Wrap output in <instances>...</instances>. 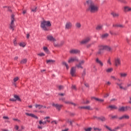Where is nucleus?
I'll return each instance as SVG.
<instances>
[{
	"instance_id": "6",
	"label": "nucleus",
	"mask_w": 131,
	"mask_h": 131,
	"mask_svg": "<svg viewBox=\"0 0 131 131\" xmlns=\"http://www.w3.org/2000/svg\"><path fill=\"white\" fill-rule=\"evenodd\" d=\"M121 126H122V125H120V126H118L116 127H115L114 129H111V128H110L109 126L105 125V127L106 128H107V129H108V130L110 131H117V130L120 129V127H121Z\"/></svg>"
},
{
	"instance_id": "18",
	"label": "nucleus",
	"mask_w": 131,
	"mask_h": 131,
	"mask_svg": "<svg viewBox=\"0 0 131 131\" xmlns=\"http://www.w3.org/2000/svg\"><path fill=\"white\" fill-rule=\"evenodd\" d=\"M96 62L97 64H99L101 67H103V66H104V63H103V62L99 60V58H97L96 59Z\"/></svg>"
},
{
	"instance_id": "30",
	"label": "nucleus",
	"mask_w": 131,
	"mask_h": 131,
	"mask_svg": "<svg viewBox=\"0 0 131 131\" xmlns=\"http://www.w3.org/2000/svg\"><path fill=\"white\" fill-rule=\"evenodd\" d=\"M27 62V59L26 58L23 59L20 61V64H26Z\"/></svg>"
},
{
	"instance_id": "15",
	"label": "nucleus",
	"mask_w": 131,
	"mask_h": 131,
	"mask_svg": "<svg viewBox=\"0 0 131 131\" xmlns=\"http://www.w3.org/2000/svg\"><path fill=\"white\" fill-rule=\"evenodd\" d=\"M47 39L48 40H50V41H56V39L52 35H48L47 36Z\"/></svg>"
},
{
	"instance_id": "48",
	"label": "nucleus",
	"mask_w": 131,
	"mask_h": 131,
	"mask_svg": "<svg viewBox=\"0 0 131 131\" xmlns=\"http://www.w3.org/2000/svg\"><path fill=\"white\" fill-rule=\"evenodd\" d=\"M111 78L112 79H114V80H117V78H116V77L114 76H112L111 77Z\"/></svg>"
},
{
	"instance_id": "34",
	"label": "nucleus",
	"mask_w": 131,
	"mask_h": 131,
	"mask_svg": "<svg viewBox=\"0 0 131 131\" xmlns=\"http://www.w3.org/2000/svg\"><path fill=\"white\" fill-rule=\"evenodd\" d=\"M62 65H64V66H66L67 69H69V66H68V64H67V62L65 61H63L62 62Z\"/></svg>"
},
{
	"instance_id": "12",
	"label": "nucleus",
	"mask_w": 131,
	"mask_h": 131,
	"mask_svg": "<svg viewBox=\"0 0 131 131\" xmlns=\"http://www.w3.org/2000/svg\"><path fill=\"white\" fill-rule=\"evenodd\" d=\"M121 64V62L120 61V58H117L115 59V66H119Z\"/></svg>"
},
{
	"instance_id": "61",
	"label": "nucleus",
	"mask_w": 131,
	"mask_h": 131,
	"mask_svg": "<svg viewBox=\"0 0 131 131\" xmlns=\"http://www.w3.org/2000/svg\"><path fill=\"white\" fill-rule=\"evenodd\" d=\"M98 102H104L103 99H101L98 98Z\"/></svg>"
},
{
	"instance_id": "10",
	"label": "nucleus",
	"mask_w": 131,
	"mask_h": 131,
	"mask_svg": "<svg viewBox=\"0 0 131 131\" xmlns=\"http://www.w3.org/2000/svg\"><path fill=\"white\" fill-rule=\"evenodd\" d=\"M75 73H76V68L74 67L72 68L70 71V74L72 76L74 77L76 76Z\"/></svg>"
},
{
	"instance_id": "58",
	"label": "nucleus",
	"mask_w": 131,
	"mask_h": 131,
	"mask_svg": "<svg viewBox=\"0 0 131 131\" xmlns=\"http://www.w3.org/2000/svg\"><path fill=\"white\" fill-rule=\"evenodd\" d=\"M72 89H73V90H76V87L75 86V85H73L72 86Z\"/></svg>"
},
{
	"instance_id": "31",
	"label": "nucleus",
	"mask_w": 131,
	"mask_h": 131,
	"mask_svg": "<svg viewBox=\"0 0 131 131\" xmlns=\"http://www.w3.org/2000/svg\"><path fill=\"white\" fill-rule=\"evenodd\" d=\"M98 119L100 120L101 121H106V119L105 117H100L99 118H98Z\"/></svg>"
},
{
	"instance_id": "54",
	"label": "nucleus",
	"mask_w": 131,
	"mask_h": 131,
	"mask_svg": "<svg viewBox=\"0 0 131 131\" xmlns=\"http://www.w3.org/2000/svg\"><path fill=\"white\" fill-rule=\"evenodd\" d=\"M107 64H109V65H111V60H110V59H109L108 60H107Z\"/></svg>"
},
{
	"instance_id": "42",
	"label": "nucleus",
	"mask_w": 131,
	"mask_h": 131,
	"mask_svg": "<svg viewBox=\"0 0 131 131\" xmlns=\"http://www.w3.org/2000/svg\"><path fill=\"white\" fill-rule=\"evenodd\" d=\"M85 76V70H84L83 73H82V77L83 79V77H84Z\"/></svg>"
},
{
	"instance_id": "33",
	"label": "nucleus",
	"mask_w": 131,
	"mask_h": 131,
	"mask_svg": "<svg viewBox=\"0 0 131 131\" xmlns=\"http://www.w3.org/2000/svg\"><path fill=\"white\" fill-rule=\"evenodd\" d=\"M39 124L41 125L42 124L43 125H45V124H47V120L42 122V120L39 121Z\"/></svg>"
},
{
	"instance_id": "62",
	"label": "nucleus",
	"mask_w": 131,
	"mask_h": 131,
	"mask_svg": "<svg viewBox=\"0 0 131 131\" xmlns=\"http://www.w3.org/2000/svg\"><path fill=\"white\" fill-rule=\"evenodd\" d=\"M3 119H9V117H6V116H4L3 117Z\"/></svg>"
},
{
	"instance_id": "49",
	"label": "nucleus",
	"mask_w": 131,
	"mask_h": 131,
	"mask_svg": "<svg viewBox=\"0 0 131 131\" xmlns=\"http://www.w3.org/2000/svg\"><path fill=\"white\" fill-rule=\"evenodd\" d=\"M51 123H52V124H54H54H57L58 123V122H57V121H52L51 122Z\"/></svg>"
},
{
	"instance_id": "9",
	"label": "nucleus",
	"mask_w": 131,
	"mask_h": 131,
	"mask_svg": "<svg viewBox=\"0 0 131 131\" xmlns=\"http://www.w3.org/2000/svg\"><path fill=\"white\" fill-rule=\"evenodd\" d=\"M52 106L56 108L58 111H60L62 107H63V105L62 104H59L58 103H53Z\"/></svg>"
},
{
	"instance_id": "46",
	"label": "nucleus",
	"mask_w": 131,
	"mask_h": 131,
	"mask_svg": "<svg viewBox=\"0 0 131 131\" xmlns=\"http://www.w3.org/2000/svg\"><path fill=\"white\" fill-rule=\"evenodd\" d=\"M96 42V41L93 42L87 45V48H91V46H92V45H94V43H95Z\"/></svg>"
},
{
	"instance_id": "3",
	"label": "nucleus",
	"mask_w": 131,
	"mask_h": 131,
	"mask_svg": "<svg viewBox=\"0 0 131 131\" xmlns=\"http://www.w3.org/2000/svg\"><path fill=\"white\" fill-rule=\"evenodd\" d=\"M112 49L111 47L107 46H100L98 51L96 53L97 55H102L104 53V51L110 52Z\"/></svg>"
},
{
	"instance_id": "16",
	"label": "nucleus",
	"mask_w": 131,
	"mask_h": 131,
	"mask_svg": "<svg viewBox=\"0 0 131 131\" xmlns=\"http://www.w3.org/2000/svg\"><path fill=\"white\" fill-rule=\"evenodd\" d=\"M119 75L122 78H125L127 76V73L121 72L119 73Z\"/></svg>"
},
{
	"instance_id": "17",
	"label": "nucleus",
	"mask_w": 131,
	"mask_h": 131,
	"mask_svg": "<svg viewBox=\"0 0 131 131\" xmlns=\"http://www.w3.org/2000/svg\"><path fill=\"white\" fill-rule=\"evenodd\" d=\"M26 115H27V116H30L31 117H33L35 119H38V117H37V116H35V115L33 114H29V113H26Z\"/></svg>"
},
{
	"instance_id": "60",
	"label": "nucleus",
	"mask_w": 131,
	"mask_h": 131,
	"mask_svg": "<svg viewBox=\"0 0 131 131\" xmlns=\"http://www.w3.org/2000/svg\"><path fill=\"white\" fill-rule=\"evenodd\" d=\"M13 43L14 46H17V42L16 41V40H14Z\"/></svg>"
},
{
	"instance_id": "64",
	"label": "nucleus",
	"mask_w": 131,
	"mask_h": 131,
	"mask_svg": "<svg viewBox=\"0 0 131 131\" xmlns=\"http://www.w3.org/2000/svg\"><path fill=\"white\" fill-rule=\"evenodd\" d=\"M30 36V35L29 34H27V38H29Z\"/></svg>"
},
{
	"instance_id": "47",
	"label": "nucleus",
	"mask_w": 131,
	"mask_h": 131,
	"mask_svg": "<svg viewBox=\"0 0 131 131\" xmlns=\"http://www.w3.org/2000/svg\"><path fill=\"white\" fill-rule=\"evenodd\" d=\"M79 64L80 65H83L84 64V60H81L79 62Z\"/></svg>"
},
{
	"instance_id": "1",
	"label": "nucleus",
	"mask_w": 131,
	"mask_h": 131,
	"mask_svg": "<svg viewBox=\"0 0 131 131\" xmlns=\"http://www.w3.org/2000/svg\"><path fill=\"white\" fill-rule=\"evenodd\" d=\"M86 3L89 6L87 11L91 13H97L99 11V6L95 4L92 0H88Z\"/></svg>"
},
{
	"instance_id": "44",
	"label": "nucleus",
	"mask_w": 131,
	"mask_h": 131,
	"mask_svg": "<svg viewBox=\"0 0 131 131\" xmlns=\"http://www.w3.org/2000/svg\"><path fill=\"white\" fill-rule=\"evenodd\" d=\"M94 129L95 131H101V130H102V129L100 128H94Z\"/></svg>"
},
{
	"instance_id": "32",
	"label": "nucleus",
	"mask_w": 131,
	"mask_h": 131,
	"mask_svg": "<svg viewBox=\"0 0 131 131\" xmlns=\"http://www.w3.org/2000/svg\"><path fill=\"white\" fill-rule=\"evenodd\" d=\"M43 50L45 53H47V54H49L50 51L48 49V47H43Z\"/></svg>"
},
{
	"instance_id": "51",
	"label": "nucleus",
	"mask_w": 131,
	"mask_h": 131,
	"mask_svg": "<svg viewBox=\"0 0 131 131\" xmlns=\"http://www.w3.org/2000/svg\"><path fill=\"white\" fill-rule=\"evenodd\" d=\"M59 90H62L63 89V87L62 85H59L58 86Z\"/></svg>"
},
{
	"instance_id": "8",
	"label": "nucleus",
	"mask_w": 131,
	"mask_h": 131,
	"mask_svg": "<svg viewBox=\"0 0 131 131\" xmlns=\"http://www.w3.org/2000/svg\"><path fill=\"white\" fill-rule=\"evenodd\" d=\"M90 41H91V38L90 37H88L81 41L80 43L81 45H85V43H88V42H90Z\"/></svg>"
},
{
	"instance_id": "41",
	"label": "nucleus",
	"mask_w": 131,
	"mask_h": 131,
	"mask_svg": "<svg viewBox=\"0 0 131 131\" xmlns=\"http://www.w3.org/2000/svg\"><path fill=\"white\" fill-rule=\"evenodd\" d=\"M92 129H93V128L92 127H89L87 128H85L84 130L85 131H92Z\"/></svg>"
},
{
	"instance_id": "53",
	"label": "nucleus",
	"mask_w": 131,
	"mask_h": 131,
	"mask_svg": "<svg viewBox=\"0 0 131 131\" xmlns=\"http://www.w3.org/2000/svg\"><path fill=\"white\" fill-rule=\"evenodd\" d=\"M106 85H111V83L110 82V81H107L106 82Z\"/></svg>"
},
{
	"instance_id": "37",
	"label": "nucleus",
	"mask_w": 131,
	"mask_h": 131,
	"mask_svg": "<svg viewBox=\"0 0 131 131\" xmlns=\"http://www.w3.org/2000/svg\"><path fill=\"white\" fill-rule=\"evenodd\" d=\"M14 97L15 98L16 101H21V99H20V97L18 95H14Z\"/></svg>"
},
{
	"instance_id": "57",
	"label": "nucleus",
	"mask_w": 131,
	"mask_h": 131,
	"mask_svg": "<svg viewBox=\"0 0 131 131\" xmlns=\"http://www.w3.org/2000/svg\"><path fill=\"white\" fill-rule=\"evenodd\" d=\"M92 99H94L96 101H99V98L96 97H92Z\"/></svg>"
},
{
	"instance_id": "2",
	"label": "nucleus",
	"mask_w": 131,
	"mask_h": 131,
	"mask_svg": "<svg viewBox=\"0 0 131 131\" xmlns=\"http://www.w3.org/2000/svg\"><path fill=\"white\" fill-rule=\"evenodd\" d=\"M51 26H52V24L50 21L43 20L41 23L40 27L44 31H49Z\"/></svg>"
},
{
	"instance_id": "5",
	"label": "nucleus",
	"mask_w": 131,
	"mask_h": 131,
	"mask_svg": "<svg viewBox=\"0 0 131 131\" xmlns=\"http://www.w3.org/2000/svg\"><path fill=\"white\" fill-rule=\"evenodd\" d=\"M15 15L14 14H12L11 15V22L10 26V29H12V31L14 30V28L15 27V24H14V21H15L14 18Z\"/></svg>"
},
{
	"instance_id": "29",
	"label": "nucleus",
	"mask_w": 131,
	"mask_h": 131,
	"mask_svg": "<svg viewBox=\"0 0 131 131\" xmlns=\"http://www.w3.org/2000/svg\"><path fill=\"white\" fill-rule=\"evenodd\" d=\"M18 80H19V77H16L13 79V84L15 86H16V83L15 82H16V81H18Z\"/></svg>"
},
{
	"instance_id": "36",
	"label": "nucleus",
	"mask_w": 131,
	"mask_h": 131,
	"mask_svg": "<svg viewBox=\"0 0 131 131\" xmlns=\"http://www.w3.org/2000/svg\"><path fill=\"white\" fill-rule=\"evenodd\" d=\"M75 26L77 28H80L81 27V24L80 23H77L75 24Z\"/></svg>"
},
{
	"instance_id": "55",
	"label": "nucleus",
	"mask_w": 131,
	"mask_h": 131,
	"mask_svg": "<svg viewBox=\"0 0 131 131\" xmlns=\"http://www.w3.org/2000/svg\"><path fill=\"white\" fill-rule=\"evenodd\" d=\"M107 97H109V94L108 93L105 94L104 98H107Z\"/></svg>"
},
{
	"instance_id": "19",
	"label": "nucleus",
	"mask_w": 131,
	"mask_h": 131,
	"mask_svg": "<svg viewBox=\"0 0 131 131\" xmlns=\"http://www.w3.org/2000/svg\"><path fill=\"white\" fill-rule=\"evenodd\" d=\"M116 84H117V85H118L121 90H124V91L126 90V88L122 86V83H119L116 82Z\"/></svg>"
},
{
	"instance_id": "21",
	"label": "nucleus",
	"mask_w": 131,
	"mask_h": 131,
	"mask_svg": "<svg viewBox=\"0 0 131 131\" xmlns=\"http://www.w3.org/2000/svg\"><path fill=\"white\" fill-rule=\"evenodd\" d=\"M80 109H85L86 110H92L90 106H80Z\"/></svg>"
},
{
	"instance_id": "26",
	"label": "nucleus",
	"mask_w": 131,
	"mask_h": 131,
	"mask_svg": "<svg viewBox=\"0 0 131 131\" xmlns=\"http://www.w3.org/2000/svg\"><path fill=\"white\" fill-rule=\"evenodd\" d=\"M108 36H109V34H108V33L103 34L101 35V38H102V39L107 38L108 37Z\"/></svg>"
},
{
	"instance_id": "59",
	"label": "nucleus",
	"mask_w": 131,
	"mask_h": 131,
	"mask_svg": "<svg viewBox=\"0 0 131 131\" xmlns=\"http://www.w3.org/2000/svg\"><path fill=\"white\" fill-rule=\"evenodd\" d=\"M15 128L16 130H18V129H19V126H18V125H16L15 126Z\"/></svg>"
},
{
	"instance_id": "27",
	"label": "nucleus",
	"mask_w": 131,
	"mask_h": 131,
	"mask_svg": "<svg viewBox=\"0 0 131 131\" xmlns=\"http://www.w3.org/2000/svg\"><path fill=\"white\" fill-rule=\"evenodd\" d=\"M124 12H130L131 8L130 7H128L127 6H126V7H124Z\"/></svg>"
},
{
	"instance_id": "52",
	"label": "nucleus",
	"mask_w": 131,
	"mask_h": 131,
	"mask_svg": "<svg viewBox=\"0 0 131 131\" xmlns=\"http://www.w3.org/2000/svg\"><path fill=\"white\" fill-rule=\"evenodd\" d=\"M9 101H11L12 102H16V99L14 98H11L10 99Z\"/></svg>"
},
{
	"instance_id": "28",
	"label": "nucleus",
	"mask_w": 131,
	"mask_h": 131,
	"mask_svg": "<svg viewBox=\"0 0 131 131\" xmlns=\"http://www.w3.org/2000/svg\"><path fill=\"white\" fill-rule=\"evenodd\" d=\"M102 28H103V25H99L96 27V30H101V29H102Z\"/></svg>"
},
{
	"instance_id": "56",
	"label": "nucleus",
	"mask_w": 131,
	"mask_h": 131,
	"mask_svg": "<svg viewBox=\"0 0 131 131\" xmlns=\"http://www.w3.org/2000/svg\"><path fill=\"white\" fill-rule=\"evenodd\" d=\"M47 119H50V117H46L43 119L44 120H47Z\"/></svg>"
},
{
	"instance_id": "11",
	"label": "nucleus",
	"mask_w": 131,
	"mask_h": 131,
	"mask_svg": "<svg viewBox=\"0 0 131 131\" xmlns=\"http://www.w3.org/2000/svg\"><path fill=\"white\" fill-rule=\"evenodd\" d=\"M70 54L74 55L79 54V53H80V51H79L78 49H72L70 51Z\"/></svg>"
},
{
	"instance_id": "24",
	"label": "nucleus",
	"mask_w": 131,
	"mask_h": 131,
	"mask_svg": "<svg viewBox=\"0 0 131 131\" xmlns=\"http://www.w3.org/2000/svg\"><path fill=\"white\" fill-rule=\"evenodd\" d=\"M35 107L37 109H38V110H40V109H41L42 108V105L36 104L35 105Z\"/></svg>"
},
{
	"instance_id": "22",
	"label": "nucleus",
	"mask_w": 131,
	"mask_h": 131,
	"mask_svg": "<svg viewBox=\"0 0 131 131\" xmlns=\"http://www.w3.org/2000/svg\"><path fill=\"white\" fill-rule=\"evenodd\" d=\"M55 62H56V61H55L53 59H49V60H47L46 61V63L47 64H54V63H55Z\"/></svg>"
},
{
	"instance_id": "50",
	"label": "nucleus",
	"mask_w": 131,
	"mask_h": 131,
	"mask_svg": "<svg viewBox=\"0 0 131 131\" xmlns=\"http://www.w3.org/2000/svg\"><path fill=\"white\" fill-rule=\"evenodd\" d=\"M110 116H111L112 119H114L115 118H117V116H111V115H110Z\"/></svg>"
},
{
	"instance_id": "45",
	"label": "nucleus",
	"mask_w": 131,
	"mask_h": 131,
	"mask_svg": "<svg viewBox=\"0 0 131 131\" xmlns=\"http://www.w3.org/2000/svg\"><path fill=\"white\" fill-rule=\"evenodd\" d=\"M36 9H37V7H35L34 9H31V12H33L34 13H36Z\"/></svg>"
},
{
	"instance_id": "13",
	"label": "nucleus",
	"mask_w": 131,
	"mask_h": 131,
	"mask_svg": "<svg viewBox=\"0 0 131 131\" xmlns=\"http://www.w3.org/2000/svg\"><path fill=\"white\" fill-rule=\"evenodd\" d=\"M65 28L66 29H71V28H72V23L70 21L67 22Z\"/></svg>"
},
{
	"instance_id": "7",
	"label": "nucleus",
	"mask_w": 131,
	"mask_h": 131,
	"mask_svg": "<svg viewBox=\"0 0 131 131\" xmlns=\"http://www.w3.org/2000/svg\"><path fill=\"white\" fill-rule=\"evenodd\" d=\"M73 62H78V58L77 57H72L69 59L68 63H73Z\"/></svg>"
},
{
	"instance_id": "39",
	"label": "nucleus",
	"mask_w": 131,
	"mask_h": 131,
	"mask_svg": "<svg viewBox=\"0 0 131 131\" xmlns=\"http://www.w3.org/2000/svg\"><path fill=\"white\" fill-rule=\"evenodd\" d=\"M76 67H77V68H81V69H83V67L81 66V64H80V63L76 64Z\"/></svg>"
},
{
	"instance_id": "63",
	"label": "nucleus",
	"mask_w": 131,
	"mask_h": 131,
	"mask_svg": "<svg viewBox=\"0 0 131 131\" xmlns=\"http://www.w3.org/2000/svg\"><path fill=\"white\" fill-rule=\"evenodd\" d=\"M127 88L131 86V82L130 83L127 84Z\"/></svg>"
},
{
	"instance_id": "23",
	"label": "nucleus",
	"mask_w": 131,
	"mask_h": 131,
	"mask_svg": "<svg viewBox=\"0 0 131 131\" xmlns=\"http://www.w3.org/2000/svg\"><path fill=\"white\" fill-rule=\"evenodd\" d=\"M107 108H110V109L111 110H113L117 109V106H115L114 105H109Z\"/></svg>"
},
{
	"instance_id": "35",
	"label": "nucleus",
	"mask_w": 131,
	"mask_h": 131,
	"mask_svg": "<svg viewBox=\"0 0 131 131\" xmlns=\"http://www.w3.org/2000/svg\"><path fill=\"white\" fill-rule=\"evenodd\" d=\"M113 27H120L121 28H123V26L122 25H119V24H116V25H113Z\"/></svg>"
},
{
	"instance_id": "20",
	"label": "nucleus",
	"mask_w": 131,
	"mask_h": 131,
	"mask_svg": "<svg viewBox=\"0 0 131 131\" xmlns=\"http://www.w3.org/2000/svg\"><path fill=\"white\" fill-rule=\"evenodd\" d=\"M111 15L114 18H118V17H119V13L115 12H112L111 13Z\"/></svg>"
},
{
	"instance_id": "4",
	"label": "nucleus",
	"mask_w": 131,
	"mask_h": 131,
	"mask_svg": "<svg viewBox=\"0 0 131 131\" xmlns=\"http://www.w3.org/2000/svg\"><path fill=\"white\" fill-rule=\"evenodd\" d=\"M128 110H131L130 106H121L118 109V111L120 112H125Z\"/></svg>"
},
{
	"instance_id": "25",
	"label": "nucleus",
	"mask_w": 131,
	"mask_h": 131,
	"mask_svg": "<svg viewBox=\"0 0 131 131\" xmlns=\"http://www.w3.org/2000/svg\"><path fill=\"white\" fill-rule=\"evenodd\" d=\"M64 103L66 104H70V105H72V106H74V107H75V106H76V104H75V103H73L72 102H70V101H64Z\"/></svg>"
},
{
	"instance_id": "40",
	"label": "nucleus",
	"mask_w": 131,
	"mask_h": 131,
	"mask_svg": "<svg viewBox=\"0 0 131 131\" xmlns=\"http://www.w3.org/2000/svg\"><path fill=\"white\" fill-rule=\"evenodd\" d=\"M37 55H38V56H39L40 57H43L45 56V54L43 53H39Z\"/></svg>"
},
{
	"instance_id": "38",
	"label": "nucleus",
	"mask_w": 131,
	"mask_h": 131,
	"mask_svg": "<svg viewBox=\"0 0 131 131\" xmlns=\"http://www.w3.org/2000/svg\"><path fill=\"white\" fill-rule=\"evenodd\" d=\"M112 71H113V69H112V68H108L106 70V72L107 73H110L111 72H112Z\"/></svg>"
},
{
	"instance_id": "14",
	"label": "nucleus",
	"mask_w": 131,
	"mask_h": 131,
	"mask_svg": "<svg viewBox=\"0 0 131 131\" xmlns=\"http://www.w3.org/2000/svg\"><path fill=\"white\" fill-rule=\"evenodd\" d=\"M118 119H119V120H122L123 119H129V116L127 115H124L121 117H119Z\"/></svg>"
},
{
	"instance_id": "43",
	"label": "nucleus",
	"mask_w": 131,
	"mask_h": 131,
	"mask_svg": "<svg viewBox=\"0 0 131 131\" xmlns=\"http://www.w3.org/2000/svg\"><path fill=\"white\" fill-rule=\"evenodd\" d=\"M19 46L20 47H22L23 48H24V47L26 46V44H25V43H19Z\"/></svg>"
}]
</instances>
